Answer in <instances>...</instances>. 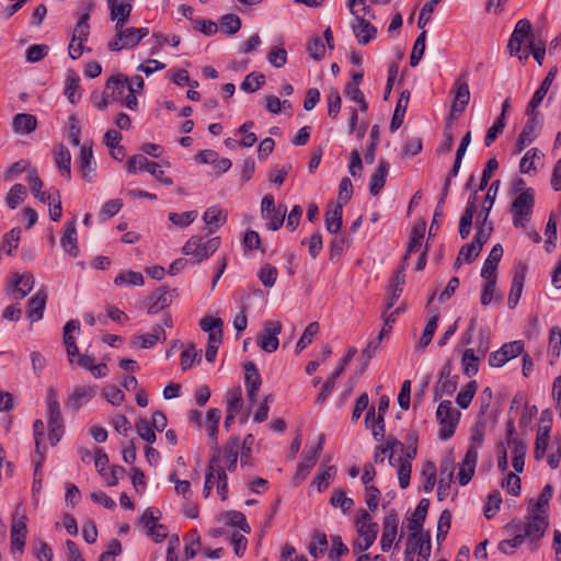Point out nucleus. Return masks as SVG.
Masks as SVG:
<instances>
[{
    "label": "nucleus",
    "instance_id": "nucleus-1",
    "mask_svg": "<svg viewBox=\"0 0 561 561\" xmlns=\"http://www.w3.org/2000/svg\"><path fill=\"white\" fill-rule=\"evenodd\" d=\"M131 9V4L117 5L115 0L110 1V18L112 21H115V37L108 43V49L119 51L126 48H134L148 35L149 30L147 27H125Z\"/></svg>",
    "mask_w": 561,
    "mask_h": 561
},
{
    "label": "nucleus",
    "instance_id": "nucleus-2",
    "mask_svg": "<svg viewBox=\"0 0 561 561\" xmlns=\"http://www.w3.org/2000/svg\"><path fill=\"white\" fill-rule=\"evenodd\" d=\"M358 539L353 545L354 552L362 553L375 542L378 534V524L371 520L366 510H359L355 519Z\"/></svg>",
    "mask_w": 561,
    "mask_h": 561
},
{
    "label": "nucleus",
    "instance_id": "nucleus-3",
    "mask_svg": "<svg viewBox=\"0 0 561 561\" xmlns=\"http://www.w3.org/2000/svg\"><path fill=\"white\" fill-rule=\"evenodd\" d=\"M205 484L216 486L217 493L222 501L228 497V478L225 468L221 466V450L216 447L210 456L205 473Z\"/></svg>",
    "mask_w": 561,
    "mask_h": 561
},
{
    "label": "nucleus",
    "instance_id": "nucleus-4",
    "mask_svg": "<svg viewBox=\"0 0 561 561\" xmlns=\"http://www.w3.org/2000/svg\"><path fill=\"white\" fill-rule=\"evenodd\" d=\"M536 192L533 187L523 191L512 202L511 214L516 228H525L529 222L535 206Z\"/></svg>",
    "mask_w": 561,
    "mask_h": 561
},
{
    "label": "nucleus",
    "instance_id": "nucleus-5",
    "mask_svg": "<svg viewBox=\"0 0 561 561\" xmlns=\"http://www.w3.org/2000/svg\"><path fill=\"white\" fill-rule=\"evenodd\" d=\"M220 247V238L215 237L206 241L199 236H192L183 245V253L191 256L193 263H202L213 255Z\"/></svg>",
    "mask_w": 561,
    "mask_h": 561
},
{
    "label": "nucleus",
    "instance_id": "nucleus-6",
    "mask_svg": "<svg viewBox=\"0 0 561 561\" xmlns=\"http://www.w3.org/2000/svg\"><path fill=\"white\" fill-rule=\"evenodd\" d=\"M436 417L439 422L440 428L438 432L439 438L446 440L450 438L456 430L460 419V412L453 409L451 402L448 400L442 401L436 410Z\"/></svg>",
    "mask_w": 561,
    "mask_h": 561
},
{
    "label": "nucleus",
    "instance_id": "nucleus-7",
    "mask_svg": "<svg viewBox=\"0 0 561 561\" xmlns=\"http://www.w3.org/2000/svg\"><path fill=\"white\" fill-rule=\"evenodd\" d=\"M127 169L130 173H136L137 171H147L162 184L167 186L173 184L171 178L164 176V171L160 169V165L157 162L149 161L144 154H136L131 157L127 161Z\"/></svg>",
    "mask_w": 561,
    "mask_h": 561
},
{
    "label": "nucleus",
    "instance_id": "nucleus-8",
    "mask_svg": "<svg viewBox=\"0 0 561 561\" xmlns=\"http://www.w3.org/2000/svg\"><path fill=\"white\" fill-rule=\"evenodd\" d=\"M282 331L279 321L268 320L263 323L262 332L257 339L259 346L267 352L273 353L278 348V334Z\"/></svg>",
    "mask_w": 561,
    "mask_h": 561
},
{
    "label": "nucleus",
    "instance_id": "nucleus-9",
    "mask_svg": "<svg viewBox=\"0 0 561 561\" xmlns=\"http://www.w3.org/2000/svg\"><path fill=\"white\" fill-rule=\"evenodd\" d=\"M35 284V278L31 273H13L8 280V293L12 295L15 299H23L26 297L33 289Z\"/></svg>",
    "mask_w": 561,
    "mask_h": 561
},
{
    "label": "nucleus",
    "instance_id": "nucleus-10",
    "mask_svg": "<svg viewBox=\"0 0 561 561\" xmlns=\"http://www.w3.org/2000/svg\"><path fill=\"white\" fill-rule=\"evenodd\" d=\"M535 38L531 34V23L527 19L519 20L510 37L507 48L511 55H518L525 41Z\"/></svg>",
    "mask_w": 561,
    "mask_h": 561
},
{
    "label": "nucleus",
    "instance_id": "nucleus-11",
    "mask_svg": "<svg viewBox=\"0 0 561 561\" xmlns=\"http://www.w3.org/2000/svg\"><path fill=\"white\" fill-rule=\"evenodd\" d=\"M523 536L529 539L530 543L539 540L548 527V516L539 513H533L524 525H520Z\"/></svg>",
    "mask_w": 561,
    "mask_h": 561
},
{
    "label": "nucleus",
    "instance_id": "nucleus-12",
    "mask_svg": "<svg viewBox=\"0 0 561 561\" xmlns=\"http://www.w3.org/2000/svg\"><path fill=\"white\" fill-rule=\"evenodd\" d=\"M524 351V343L522 341H513L505 343L499 351L490 354L489 364L492 367H502L510 359L517 357Z\"/></svg>",
    "mask_w": 561,
    "mask_h": 561
},
{
    "label": "nucleus",
    "instance_id": "nucleus-13",
    "mask_svg": "<svg viewBox=\"0 0 561 561\" xmlns=\"http://www.w3.org/2000/svg\"><path fill=\"white\" fill-rule=\"evenodd\" d=\"M454 101L451 105V113H462L469 101H470V91L467 82V73H462L458 77V79L454 83Z\"/></svg>",
    "mask_w": 561,
    "mask_h": 561
},
{
    "label": "nucleus",
    "instance_id": "nucleus-14",
    "mask_svg": "<svg viewBox=\"0 0 561 561\" xmlns=\"http://www.w3.org/2000/svg\"><path fill=\"white\" fill-rule=\"evenodd\" d=\"M356 353H357V350L355 347H351L347 351V354L341 360L340 366L332 373V375L324 382L321 392L317 397V400H316L317 403H323L328 399V397L330 396V393L332 392V390L335 386V380L344 371L346 365H348V363L355 356Z\"/></svg>",
    "mask_w": 561,
    "mask_h": 561
},
{
    "label": "nucleus",
    "instance_id": "nucleus-15",
    "mask_svg": "<svg viewBox=\"0 0 561 561\" xmlns=\"http://www.w3.org/2000/svg\"><path fill=\"white\" fill-rule=\"evenodd\" d=\"M27 535V526L23 522V517L12 520L10 534V547L13 554L22 556L24 552L25 540Z\"/></svg>",
    "mask_w": 561,
    "mask_h": 561
},
{
    "label": "nucleus",
    "instance_id": "nucleus-16",
    "mask_svg": "<svg viewBox=\"0 0 561 561\" xmlns=\"http://www.w3.org/2000/svg\"><path fill=\"white\" fill-rule=\"evenodd\" d=\"M130 87L127 76L122 73L112 76L105 83L106 95L111 96V101H121Z\"/></svg>",
    "mask_w": 561,
    "mask_h": 561
},
{
    "label": "nucleus",
    "instance_id": "nucleus-17",
    "mask_svg": "<svg viewBox=\"0 0 561 561\" xmlns=\"http://www.w3.org/2000/svg\"><path fill=\"white\" fill-rule=\"evenodd\" d=\"M457 389V377L451 375L448 365L444 366L439 373L438 380L435 385L434 392L436 398L451 396Z\"/></svg>",
    "mask_w": 561,
    "mask_h": 561
},
{
    "label": "nucleus",
    "instance_id": "nucleus-18",
    "mask_svg": "<svg viewBox=\"0 0 561 561\" xmlns=\"http://www.w3.org/2000/svg\"><path fill=\"white\" fill-rule=\"evenodd\" d=\"M398 534V516L396 513H389L382 522V535L380 539V547L382 551L391 549Z\"/></svg>",
    "mask_w": 561,
    "mask_h": 561
},
{
    "label": "nucleus",
    "instance_id": "nucleus-19",
    "mask_svg": "<svg viewBox=\"0 0 561 561\" xmlns=\"http://www.w3.org/2000/svg\"><path fill=\"white\" fill-rule=\"evenodd\" d=\"M526 272L527 266L524 263H519L515 270L507 299V305L511 309L515 308L519 301L526 278Z\"/></svg>",
    "mask_w": 561,
    "mask_h": 561
},
{
    "label": "nucleus",
    "instance_id": "nucleus-20",
    "mask_svg": "<svg viewBox=\"0 0 561 561\" xmlns=\"http://www.w3.org/2000/svg\"><path fill=\"white\" fill-rule=\"evenodd\" d=\"M454 479V462L447 458L440 465L439 481L437 486V499L444 501L450 492L451 482Z\"/></svg>",
    "mask_w": 561,
    "mask_h": 561
},
{
    "label": "nucleus",
    "instance_id": "nucleus-21",
    "mask_svg": "<svg viewBox=\"0 0 561 561\" xmlns=\"http://www.w3.org/2000/svg\"><path fill=\"white\" fill-rule=\"evenodd\" d=\"M60 243L66 253H68L72 257L78 256L79 248L77 240L76 219L67 221L65 224V231L61 237Z\"/></svg>",
    "mask_w": 561,
    "mask_h": 561
},
{
    "label": "nucleus",
    "instance_id": "nucleus-22",
    "mask_svg": "<svg viewBox=\"0 0 561 561\" xmlns=\"http://www.w3.org/2000/svg\"><path fill=\"white\" fill-rule=\"evenodd\" d=\"M477 462L478 454L473 450H467L458 471V481L460 485H467L471 481L476 471Z\"/></svg>",
    "mask_w": 561,
    "mask_h": 561
},
{
    "label": "nucleus",
    "instance_id": "nucleus-23",
    "mask_svg": "<svg viewBox=\"0 0 561 561\" xmlns=\"http://www.w3.org/2000/svg\"><path fill=\"white\" fill-rule=\"evenodd\" d=\"M543 153L537 148H531L526 151L519 162V171L525 174L536 175L538 173V165L542 164Z\"/></svg>",
    "mask_w": 561,
    "mask_h": 561
},
{
    "label": "nucleus",
    "instance_id": "nucleus-24",
    "mask_svg": "<svg viewBox=\"0 0 561 561\" xmlns=\"http://www.w3.org/2000/svg\"><path fill=\"white\" fill-rule=\"evenodd\" d=\"M245 370V388H247V394L251 402L254 401L255 397L257 396V392L261 387V376L253 363H247L244 365Z\"/></svg>",
    "mask_w": 561,
    "mask_h": 561
},
{
    "label": "nucleus",
    "instance_id": "nucleus-25",
    "mask_svg": "<svg viewBox=\"0 0 561 561\" xmlns=\"http://www.w3.org/2000/svg\"><path fill=\"white\" fill-rule=\"evenodd\" d=\"M502 255H503L502 245L500 243L493 245L488 259L483 263V266L481 270V277L489 278V279H497L496 268H497L499 262L502 259Z\"/></svg>",
    "mask_w": 561,
    "mask_h": 561
},
{
    "label": "nucleus",
    "instance_id": "nucleus-26",
    "mask_svg": "<svg viewBox=\"0 0 561 561\" xmlns=\"http://www.w3.org/2000/svg\"><path fill=\"white\" fill-rule=\"evenodd\" d=\"M96 389L94 386H79L73 389L68 399V405L72 410H79L83 403L94 398Z\"/></svg>",
    "mask_w": 561,
    "mask_h": 561
},
{
    "label": "nucleus",
    "instance_id": "nucleus-27",
    "mask_svg": "<svg viewBox=\"0 0 561 561\" xmlns=\"http://www.w3.org/2000/svg\"><path fill=\"white\" fill-rule=\"evenodd\" d=\"M404 271L405 270H403V266H401V270H399L391 278V282H390V285L388 288V298H387V302H386L387 310H390L394 306V304L397 302V300L399 299V297L402 294L403 285L405 282Z\"/></svg>",
    "mask_w": 561,
    "mask_h": 561
},
{
    "label": "nucleus",
    "instance_id": "nucleus-28",
    "mask_svg": "<svg viewBox=\"0 0 561 561\" xmlns=\"http://www.w3.org/2000/svg\"><path fill=\"white\" fill-rule=\"evenodd\" d=\"M47 416L48 426L62 425V419L60 414V407L57 399V391L49 387L46 394Z\"/></svg>",
    "mask_w": 561,
    "mask_h": 561
},
{
    "label": "nucleus",
    "instance_id": "nucleus-29",
    "mask_svg": "<svg viewBox=\"0 0 561 561\" xmlns=\"http://www.w3.org/2000/svg\"><path fill=\"white\" fill-rule=\"evenodd\" d=\"M79 330H80V323L78 320H70L64 327V342L66 345V351H67V355L69 357L70 363L73 362L75 356H77L79 358V356L81 355L79 353V348L76 344L75 337L71 334L72 332L79 331Z\"/></svg>",
    "mask_w": 561,
    "mask_h": 561
},
{
    "label": "nucleus",
    "instance_id": "nucleus-30",
    "mask_svg": "<svg viewBox=\"0 0 561 561\" xmlns=\"http://www.w3.org/2000/svg\"><path fill=\"white\" fill-rule=\"evenodd\" d=\"M79 163L83 179L87 182H92L95 172V162L93 159V151L91 146L88 147L84 145L81 147Z\"/></svg>",
    "mask_w": 561,
    "mask_h": 561
},
{
    "label": "nucleus",
    "instance_id": "nucleus-31",
    "mask_svg": "<svg viewBox=\"0 0 561 561\" xmlns=\"http://www.w3.org/2000/svg\"><path fill=\"white\" fill-rule=\"evenodd\" d=\"M55 163L59 169L61 175L66 176L67 180L71 178V153L69 149L60 144L55 148L54 151Z\"/></svg>",
    "mask_w": 561,
    "mask_h": 561
},
{
    "label": "nucleus",
    "instance_id": "nucleus-32",
    "mask_svg": "<svg viewBox=\"0 0 561 561\" xmlns=\"http://www.w3.org/2000/svg\"><path fill=\"white\" fill-rule=\"evenodd\" d=\"M343 204H331L325 213V227L330 233H337L342 227Z\"/></svg>",
    "mask_w": 561,
    "mask_h": 561
},
{
    "label": "nucleus",
    "instance_id": "nucleus-33",
    "mask_svg": "<svg viewBox=\"0 0 561 561\" xmlns=\"http://www.w3.org/2000/svg\"><path fill=\"white\" fill-rule=\"evenodd\" d=\"M352 28L358 43L362 45L369 43L377 33V28L370 24L369 20H355Z\"/></svg>",
    "mask_w": 561,
    "mask_h": 561
},
{
    "label": "nucleus",
    "instance_id": "nucleus-34",
    "mask_svg": "<svg viewBox=\"0 0 561 561\" xmlns=\"http://www.w3.org/2000/svg\"><path fill=\"white\" fill-rule=\"evenodd\" d=\"M388 172L389 163L386 160H380L376 172L371 175L370 179L369 192L371 195H378L380 191L383 188Z\"/></svg>",
    "mask_w": 561,
    "mask_h": 561
},
{
    "label": "nucleus",
    "instance_id": "nucleus-35",
    "mask_svg": "<svg viewBox=\"0 0 561 561\" xmlns=\"http://www.w3.org/2000/svg\"><path fill=\"white\" fill-rule=\"evenodd\" d=\"M203 220L208 226V232L214 233L227 220V214L217 206L209 207L203 215Z\"/></svg>",
    "mask_w": 561,
    "mask_h": 561
},
{
    "label": "nucleus",
    "instance_id": "nucleus-36",
    "mask_svg": "<svg viewBox=\"0 0 561 561\" xmlns=\"http://www.w3.org/2000/svg\"><path fill=\"white\" fill-rule=\"evenodd\" d=\"M239 447V438L232 437L222 450L221 463L224 462L228 471H234L237 468Z\"/></svg>",
    "mask_w": 561,
    "mask_h": 561
},
{
    "label": "nucleus",
    "instance_id": "nucleus-37",
    "mask_svg": "<svg viewBox=\"0 0 561 561\" xmlns=\"http://www.w3.org/2000/svg\"><path fill=\"white\" fill-rule=\"evenodd\" d=\"M47 294L44 290H38L28 301V318L32 322L38 321L43 318L46 307Z\"/></svg>",
    "mask_w": 561,
    "mask_h": 561
},
{
    "label": "nucleus",
    "instance_id": "nucleus-38",
    "mask_svg": "<svg viewBox=\"0 0 561 561\" xmlns=\"http://www.w3.org/2000/svg\"><path fill=\"white\" fill-rule=\"evenodd\" d=\"M37 122L34 115L27 113L16 114L12 121L13 130L20 135H26L36 128Z\"/></svg>",
    "mask_w": 561,
    "mask_h": 561
},
{
    "label": "nucleus",
    "instance_id": "nucleus-39",
    "mask_svg": "<svg viewBox=\"0 0 561 561\" xmlns=\"http://www.w3.org/2000/svg\"><path fill=\"white\" fill-rule=\"evenodd\" d=\"M151 305L148 307L149 314H156L172 302V294L164 287L156 290L151 297Z\"/></svg>",
    "mask_w": 561,
    "mask_h": 561
},
{
    "label": "nucleus",
    "instance_id": "nucleus-40",
    "mask_svg": "<svg viewBox=\"0 0 561 561\" xmlns=\"http://www.w3.org/2000/svg\"><path fill=\"white\" fill-rule=\"evenodd\" d=\"M318 458L319 457H317L314 453H310L308 450L304 453L302 460L298 465L296 473L294 476V482L296 484L301 483L307 478L311 469L316 466Z\"/></svg>",
    "mask_w": 561,
    "mask_h": 561
},
{
    "label": "nucleus",
    "instance_id": "nucleus-41",
    "mask_svg": "<svg viewBox=\"0 0 561 561\" xmlns=\"http://www.w3.org/2000/svg\"><path fill=\"white\" fill-rule=\"evenodd\" d=\"M428 507H430L428 499H422L419 502L412 517L409 519V523H408L409 530H421L422 529L423 523L426 518Z\"/></svg>",
    "mask_w": 561,
    "mask_h": 561
},
{
    "label": "nucleus",
    "instance_id": "nucleus-42",
    "mask_svg": "<svg viewBox=\"0 0 561 561\" xmlns=\"http://www.w3.org/2000/svg\"><path fill=\"white\" fill-rule=\"evenodd\" d=\"M80 88V78L73 70L67 72L65 94L71 104H76L80 100V93H77Z\"/></svg>",
    "mask_w": 561,
    "mask_h": 561
},
{
    "label": "nucleus",
    "instance_id": "nucleus-43",
    "mask_svg": "<svg viewBox=\"0 0 561 561\" xmlns=\"http://www.w3.org/2000/svg\"><path fill=\"white\" fill-rule=\"evenodd\" d=\"M347 7L355 20L375 19V14L370 7L366 4V0H348Z\"/></svg>",
    "mask_w": 561,
    "mask_h": 561
},
{
    "label": "nucleus",
    "instance_id": "nucleus-44",
    "mask_svg": "<svg viewBox=\"0 0 561 561\" xmlns=\"http://www.w3.org/2000/svg\"><path fill=\"white\" fill-rule=\"evenodd\" d=\"M561 352V329L553 327L549 332V345L548 356L550 357V364L553 365L559 358Z\"/></svg>",
    "mask_w": 561,
    "mask_h": 561
},
{
    "label": "nucleus",
    "instance_id": "nucleus-45",
    "mask_svg": "<svg viewBox=\"0 0 561 561\" xmlns=\"http://www.w3.org/2000/svg\"><path fill=\"white\" fill-rule=\"evenodd\" d=\"M550 425L539 426L535 443V458L541 459L546 454V449L549 444Z\"/></svg>",
    "mask_w": 561,
    "mask_h": 561
},
{
    "label": "nucleus",
    "instance_id": "nucleus-46",
    "mask_svg": "<svg viewBox=\"0 0 561 561\" xmlns=\"http://www.w3.org/2000/svg\"><path fill=\"white\" fill-rule=\"evenodd\" d=\"M328 548V538L324 533L316 531L312 540L308 545V552L313 558L321 557Z\"/></svg>",
    "mask_w": 561,
    "mask_h": 561
},
{
    "label": "nucleus",
    "instance_id": "nucleus-47",
    "mask_svg": "<svg viewBox=\"0 0 561 561\" xmlns=\"http://www.w3.org/2000/svg\"><path fill=\"white\" fill-rule=\"evenodd\" d=\"M514 445L512 465L516 472H522L525 465L526 445L517 439L508 440V445Z\"/></svg>",
    "mask_w": 561,
    "mask_h": 561
},
{
    "label": "nucleus",
    "instance_id": "nucleus-48",
    "mask_svg": "<svg viewBox=\"0 0 561 561\" xmlns=\"http://www.w3.org/2000/svg\"><path fill=\"white\" fill-rule=\"evenodd\" d=\"M477 389H478V383H477V381L472 380V381L468 382L459 391V393L456 397V403L459 405V408L467 409L470 405V403L477 392Z\"/></svg>",
    "mask_w": 561,
    "mask_h": 561
},
{
    "label": "nucleus",
    "instance_id": "nucleus-49",
    "mask_svg": "<svg viewBox=\"0 0 561 561\" xmlns=\"http://www.w3.org/2000/svg\"><path fill=\"white\" fill-rule=\"evenodd\" d=\"M526 538L523 536L520 524L514 526V537L512 539L502 540L499 549L504 553H512V549L523 545Z\"/></svg>",
    "mask_w": 561,
    "mask_h": 561
},
{
    "label": "nucleus",
    "instance_id": "nucleus-50",
    "mask_svg": "<svg viewBox=\"0 0 561 561\" xmlns=\"http://www.w3.org/2000/svg\"><path fill=\"white\" fill-rule=\"evenodd\" d=\"M500 187V180H495L491 183L488 193L484 198L482 210L479 215V220L483 218L484 221H486L490 210L495 202L496 194Z\"/></svg>",
    "mask_w": 561,
    "mask_h": 561
},
{
    "label": "nucleus",
    "instance_id": "nucleus-51",
    "mask_svg": "<svg viewBox=\"0 0 561 561\" xmlns=\"http://www.w3.org/2000/svg\"><path fill=\"white\" fill-rule=\"evenodd\" d=\"M26 196V187L22 184H14L7 194L5 203L10 209H15L23 203Z\"/></svg>",
    "mask_w": 561,
    "mask_h": 561
},
{
    "label": "nucleus",
    "instance_id": "nucleus-52",
    "mask_svg": "<svg viewBox=\"0 0 561 561\" xmlns=\"http://www.w3.org/2000/svg\"><path fill=\"white\" fill-rule=\"evenodd\" d=\"M286 207L278 205L274 211L263 215V219L267 221V227L271 230H278L285 220Z\"/></svg>",
    "mask_w": 561,
    "mask_h": 561
},
{
    "label": "nucleus",
    "instance_id": "nucleus-53",
    "mask_svg": "<svg viewBox=\"0 0 561 561\" xmlns=\"http://www.w3.org/2000/svg\"><path fill=\"white\" fill-rule=\"evenodd\" d=\"M89 19H90L89 12H85L80 16V19L77 22L76 27L73 30V35L71 38L72 42H77V41L85 42L88 39L89 32H90Z\"/></svg>",
    "mask_w": 561,
    "mask_h": 561
},
{
    "label": "nucleus",
    "instance_id": "nucleus-54",
    "mask_svg": "<svg viewBox=\"0 0 561 561\" xmlns=\"http://www.w3.org/2000/svg\"><path fill=\"white\" fill-rule=\"evenodd\" d=\"M461 362L463 365V374L466 376L472 377L478 373L479 358L476 356L474 351L472 348H468L463 352Z\"/></svg>",
    "mask_w": 561,
    "mask_h": 561
},
{
    "label": "nucleus",
    "instance_id": "nucleus-55",
    "mask_svg": "<svg viewBox=\"0 0 561 561\" xmlns=\"http://www.w3.org/2000/svg\"><path fill=\"white\" fill-rule=\"evenodd\" d=\"M226 403L227 412L239 413L241 411L243 405L241 387H236L228 391Z\"/></svg>",
    "mask_w": 561,
    "mask_h": 561
},
{
    "label": "nucleus",
    "instance_id": "nucleus-56",
    "mask_svg": "<svg viewBox=\"0 0 561 561\" xmlns=\"http://www.w3.org/2000/svg\"><path fill=\"white\" fill-rule=\"evenodd\" d=\"M426 34H427L426 31L423 30L414 42L412 53L410 56V65L412 67L417 66L424 55Z\"/></svg>",
    "mask_w": 561,
    "mask_h": 561
},
{
    "label": "nucleus",
    "instance_id": "nucleus-57",
    "mask_svg": "<svg viewBox=\"0 0 561 561\" xmlns=\"http://www.w3.org/2000/svg\"><path fill=\"white\" fill-rule=\"evenodd\" d=\"M114 284L117 286L122 285H134V286H141L144 285V276L139 272L128 271V272H122L119 273L115 279Z\"/></svg>",
    "mask_w": 561,
    "mask_h": 561
},
{
    "label": "nucleus",
    "instance_id": "nucleus-58",
    "mask_svg": "<svg viewBox=\"0 0 561 561\" xmlns=\"http://www.w3.org/2000/svg\"><path fill=\"white\" fill-rule=\"evenodd\" d=\"M320 327L318 322H311L308 324V327L305 329L301 337L296 344V352L300 353L302 350H305L309 344H311L313 337L319 333Z\"/></svg>",
    "mask_w": 561,
    "mask_h": 561
},
{
    "label": "nucleus",
    "instance_id": "nucleus-59",
    "mask_svg": "<svg viewBox=\"0 0 561 561\" xmlns=\"http://www.w3.org/2000/svg\"><path fill=\"white\" fill-rule=\"evenodd\" d=\"M277 276H278L277 268L271 264H264L257 273V277H259L260 282L262 283V285L264 287H268V288L274 286V284L276 283Z\"/></svg>",
    "mask_w": 561,
    "mask_h": 561
},
{
    "label": "nucleus",
    "instance_id": "nucleus-60",
    "mask_svg": "<svg viewBox=\"0 0 561 561\" xmlns=\"http://www.w3.org/2000/svg\"><path fill=\"white\" fill-rule=\"evenodd\" d=\"M265 82V77L259 72L249 73L241 83V90L252 93L259 90Z\"/></svg>",
    "mask_w": 561,
    "mask_h": 561
},
{
    "label": "nucleus",
    "instance_id": "nucleus-61",
    "mask_svg": "<svg viewBox=\"0 0 561 561\" xmlns=\"http://www.w3.org/2000/svg\"><path fill=\"white\" fill-rule=\"evenodd\" d=\"M330 503L334 507H340L344 514L351 512L354 506V501L351 497H347L342 490L333 492Z\"/></svg>",
    "mask_w": 561,
    "mask_h": 561
},
{
    "label": "nucleus",
    "instance_id": "nucleus-62",
    "mask_svg": "<svg viewBox=\"0 0 561 561\" xmlns=\"http://www.w3.org/2000/svg\"><path fill=\"white\" fill-rule=\"evenodd\" d=\"M225 518L227 524H229L230 526L238 527L245 534H249L251 531L249 524L245 522V516L243 513L238 511H229L225 514Z\"/></svg>",
    "mask_w": 561,
    "mask_h": 561
},
{
    "label": "nucleus",
    "instance_id": "nucleus-63",
    "mask_svg": "<svg viewBox=\"0 0 561 561\" xmlns=\"http://www.w3.org/2000/svg\"><path fill=\"white\" fill-rule=\"evenodd\" d=\"M220 31L228 35L237 33L241 27V20L236 14H226L220 20Z\"/></svg>",
    "mask_w": 561,
    "mask_h": 561
},
{
    "label": "nucleus",
    "instance_id": "nucleus-64",
    "mask_svg": "<svg viewBox=\"0 0 561 561\" xmlns=\"http://www.w3.org/2000/svg\"><path fill=\"white\" fill-rule=\"evenodd\" d=\"M538 119L537 116H529L527 123L525 124L523 130L520 131L518 138L526 144H531L537 137V128H538Z\"/></svg>",
    "mask_w": 561,
    "mask_h": 561
}]
</instances>
